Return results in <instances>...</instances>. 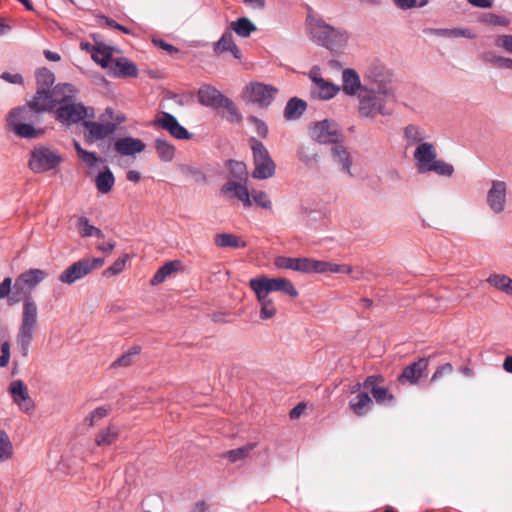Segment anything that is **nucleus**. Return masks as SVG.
<instances>
[{
	"label": "nucleus",
	"instance_id": "nucleus-1",
	"mask_svg": "<svg viewBox=\"0 0 512 512\" xmlns=\"http://www.w3.org/2000/svg\"><path fill=\"white\" fill-rule=\"evenodd\" d=\"M47 276L44 270L33 268L21 273L13 285V293L9 297V305H14L23 300L21 324L16 335V344L23 357L29 354L30 346L34 338V332L37 326L38 308L36 302L31 296L30 291L35 288Z\"/></svg>",
	"mask_w": 512,
	"mask_h": 512
},
{
	"label": "nucleus",
	"instance_id": "nucleus-2",
	"mask_svg": "<svg viewBox=\"0 0 512 512\" xmlns=\"http://www.w3.org/2000/svg\"><path fill=\"white\" fill-rule=\"evenodd\" d=\"M52 111V104L32 97L26 104L10 110L7 126L19 138L38 139L45 133V130L36 125L42 123L44 113Z\"/></svg>",
	"mask_w": 512,
	"mask_h": 512
},
{
	"label": "nucleus",
	"instance_id": "nucleus-3",
	"mask_svg": "<svg viewBox=\"0 0 512 512\" xmlns=\"http://www.w3.org/2000/svg\"><path fill=\"white\" fill-rule=\"evenodd\" d=\"M393 98L394 93L386 83L364 85L362 92L358 94L360 117L374 119L377 115H391L392 111L387 109L385 104Z\"/></svg>",
	"mask_w": 512,
	"mask_h": 512
},
{
	"label": "nucleus",
	"instance_id": "nucleus-4",
	"mask_svg": "<svg viewBox=\"0 0 512 512\" xmlns=\"http://www.w3.org/2000/svg\"><path fill=\"white\" fill-rule=\"evenodd\" d=\"M306 26L312 40L329 50L339 49L347 42L348 36L345 31L336 29L310 14L306 18Z\"/></svg>",
	"mask_w": 512,
	"mask_h": 512
},
{
	"label": "nucleus",
	"instance_id": "nucleus-5",
	"mask_svg": "<svg viewBox=\"0 0 512 512\" xmlns=\"http://www.w3.org/2000/svg\"><path fill=\"white\" fill-rule=\"evenodd\" d=\"M55 119L65 127L84 123L92 116V109L82 102H77L74 95H63L60 104L56 106Z\"/></svg>",
	"mask_w": 512,
	"mask_h": 512
},
{
	"label": "nucleus",
	"instance_id": "nucleus-6",
	"mask_svg": "<svg viewBox=\"0 0 512 512\" xmlns=\"http://www.w3.org/2000/svg\"><path fill=\"white\" fill-rule=\"evenodd\" d=\"M62 162V155L47 145H36L29 152L28 167L36 174L56 169Z\"/></svg>",
	"mask_w": 512,
	"mask_h": 512
},
{
	"label": "nucleus",
	"instance_id": "nucleus-7",
	"mask_svg": "<svg viewBox=\"0 0 512 512\" xmlns=\"http://www.w3.org/2000/svg\"><path fill=\"white\" fill-rule=\"evenodd\" d=\"M310 138L321 145H337L343 142L344 136L339 124L333 119L316 121L309 126Z\"/></svg>",
	"mask_w": 512,
	"mask_h": 512
},
{
	"label": "nucleus",
	"instance_id": "nucleus-8",
	"mask_svg": "<svg viewBox=\"0 0 512 512\" xmlns=\"http://www.w3.org/2000/svg\"><path fill=\"white\" fill-rule=\"evenodd\" d=\"M155 128L162 129L177 140H191L194 136L183 125L180 124L177 117L169 112L162 111L158 113L152 121Z\"/></svg>",
	"mask_w": 512,
	"mask_h": 512
},
{
	"label": "nucleus",
	"instance_id": "nucleus-9",
	"mask_svg": "<svg viewBox=\"0 0 512 512\" xmlns=\"http://www.w3.org/2000/svg\"><path fill=\"white\" fill-rule=\"evenodd\" d=\"M248 93L247 101L260 108H267L273 102L278 90L272 85L261 82H252L245 87Z\"/></svg>",
	"mask_w": 512,
	"mask_h": 512
},
{
	"label": "nucleus",
	"instance_id": "nucleus-10",
	"mask_svg": "<svg viewBox=\"0 0 512 512\" xmlns=\"http://www.w3.org/2000/svg\"><path fill=\"white\" fill-rule=\"evenodd\" d=\"M18 492L15 481L10 484L0 482V512H21L23 503L18 498Z\"/></svg>",
	"mask_w": 512,
	"mask_h": 512
},
{
	"label": "nucleus",
	"instance_id": "nucleus-11",
	"mask_svg": "<svg viewBox=\"0 0 512 512\" xmlns=\"http://www.w3.org/2000/svg\"><path fill=\"white\" fill-rule=\"evenodd\" d=\"M416 168L420 174L430 172V169L436 164L437 152L432 143L421 142L414 151Z\"/></svg>",
	"mask_w": 512,
	"mask_h": 512
},
{
	"label": "nucleus",
	"instance_id": "nucleus-12",
	"mask_svg": "<svg viewBox=\"0 0 512 512\" xmlns=\"http://www.w3.org/2000/svg\"><path fill=\"white\" fill-rule=\"evenodd\" d=\"M36 92L33 97L37 100H43L52 104L51 93L49 90L55 83V74L47 67L37 68L35 71Z\"/></svg>",
	"mask_w": 512,
	"mask_h": 512
},
{
	"label": "nucleus",
	"instance_id": "nucleus-13",
	"mask_svg": "<svg viewBox=\"0 0 512 512\" xmlns=\"http://www.w3.org/2000/svg\"><path fill=\"white\" fill-rule=\"evenodd\" d=\"M8 392L11 394L13 403H15L20 410L25 413H30L34 410V401L30 397L28 388L22 380L12 381L8 387Z\"/></svg>",
	"mask_w": 512,
	"mask_h": 512
},
{
	"label": "nucleus",
	"instance_id": "nucleus-14",
	"mask_svg": "<svg viewBox=\"0 0 512 512\" xmlns=\"http://www.w3.org/2000/svg\"><path fill=\"white\" fill-rule=\"evenodd\" d=\"M256 278L260 281L261 286L263 288L265 287L269 293L282 292L292 298H296L299 295L293 283L287 278H269L265 275H261Z\"/></svg>",
	"mask_w": 512,
	"mask_h": 512
},
{
	"label": "nucleus",
	"instance_id": "nucleus-15",
	"mask_svg": "<svg viewBox=\"0 0 512 512\" xmlns=\"http://www.w3.org/2000/svg\"><path fill=\"white\" fill-rule=\"evenodd\" d=\"M198 102L205 107H208L214 111H219L221 109V105L223 104V100L226 99V95H224L217 88L204 84L202 85L197 93Z\"/></svg>",
	"mask_w": 512,
	"mask_h": 512
},
{
	"label": "nucleus",
	"instance_id": "nucleus-16",
	"mask_svg": "<svg viewBox=\"0 0 512 512\" xmlns=\"http://www.w3.org/2000/svg\"><path fill=\"white\" fill-rule=\"evenodd\" d=\"M95 44L91 50L92 60L100 65L104 69H109L114 61L113 52L118 51L116 47L105 44L102 41H98L96 35H93Z\"/></svg>",
	"mask_w": 512,
	"mask_h": 512
},
{
	"label": "nucleus",
	"instance_id": "nucleus-17",
	"mask_svg": "<svg viewBox=\"0 0 512 512\" xmlns=\"http://www.w3.org/2000/svg\"><path fill=\"white\" fill-rule=\"evenodd\" d=\"M138 66L127 57L115 58L109 70V75L114 78H136L138 77Z\"/></svg>",
	"mask_w": 512,
	"mask_h": 512
},
{
	"label": "nucleus",
	"instance_id": "nucleus-18",
	"mask_svg": "<svg viewBox=\"0 0 512 512\" xmlns=\"http://www.w3.org/2000/svg\"><path fill=\"white\" fill-rule=\"evenodd\" d=\"M429 363L428 358H419L417 361L407 365L401 374L398 376V381L402 384H417L421 379L423 373L427 370Z\"/></svg>",
	"mask_w": 512,
	"mask_h": 512
},
{
	"label": "nucleus",
	"instance_id": "nucleus-19",
	"mask_svg": "<svg viewBox=\"0 0 512 512\" xmlns=\"http://www.w3.org/2000/svg\"><path fill=\"white\" fill-rule=\"evenodd\" d=\"M113 148L121 156L134 157L145 150L146 144L139 138L126 136L116 139Z\"/></svg>",
	"mask_w": 512,
	"mask_h": 512
},
{
	"label": "nucleus",
	"instance_id": "nucleus-20",
	"mask_svg": "<svg viewBox=\"0 0 512 512\" xmlns=\"http://www.w3.org/2000/svg\"><path fill=\"white\" fill-rule=\"evenodd\" d=\"M220 191L224 195L241 201L245 208L252 206L251 193L245 184L229 180L221 186Z\"/></svg>",
	"mask_w": 512,
	"mask_h": 512
},
{
	"label": "nucleus",
	"instance_id": "nucleus-21",
	"mask_svg": "<svg viewBox=\"0 0 512 512\" xmlns=\"http://www.w3.org/2000/svg\"><path fill=\"white\" fill-rule=\"evenodd\" d=\"M506 184L503 181H493L487 194V203L495 213H501L505 208Z\"/></svg>",
	"mask_w": 512,
	"mask_h": 512
},
{
	"label": "nucleus",
	"instance_id": "nucleus-22",
	"mask_svg": "<svg viewBox=\"0 0 512 512\" xmlns=\"http://www.w3.org/2000/svg\"><path fill=\"white\" fill-rule=\"evenodd\" d=\"M314 86L311 89V95L315 99L329 100L333 98L340 90V87L322 77H311Z\"/></svg>",
	"mask_w": 512,
	"mask_h": 512
},
{
	"label": "nucleus",
	"instance_id": "nucleus-23",
	"mask_svg": "<svg viewBox=\"0 0 512 512\" xmlns=\"http://www.w3.org/2000/svg\"><path fill=\"white\" fill-rule=\"evenodd\" d=\"M89 274V266L85 264L83 258L72 263L66 269H64L58 279L64 284L71 285L76 281L84 278Z\"/></svg>",
	"mask_w": 512,
	"mask_h": 512
},
{
	"label": "nucleus",
	"instance_id": "nucleus-24",
	"mask_svg": "<svg viewBox=\"0 0 512 512\" xmlns=\"http://www.w3.org/2000/svg\"><path fill=\"white\" fill-rule=\"evenodd\" d=\"M83 126L87 129V141L93 142L95 140H103L108 135L112 134L116 129V124L113 122L99 123L94 121H84Z\"/></svg>",
	"mask_w": 512,
	"mask_h": 512
},
{
	"label": "nucleus",
	"instance_id": "nucleus-25",
	"mask_svg": "<svg viewBox=\"0 0 512 512\" xmlns=\"http://www.w3.org/2000/svg\"><path fill=\"white\" fill-rule=\"evenodd\" d=\"M333 161L340 167L341 171L350 177H353L351 171L352 158L347 148L343 145V142H339L337 145L331 148Z\"/></svg>",
	"mask_w": 512,
	"mask_h": 512
},
{
	"label": "nucleus",
	"instance_id": "nucleus-26",
	"mask_svg": "<svg viewBox=\"0 0 512 512\" xmlns=\"http://www.w3.org/2000/svg\"><path fill=\"white\" fill-rule=\"evenodd\" d=\"M364 85L361 84L360 77L355 69L346 68L342 72V90L348 96H355Z\"/></svg>",
	"mask_w": 512,
	"mask_h": 512
},
{
	"label": "nucleus",
	"instance_id": "nucleus-27",
	"mask_svg": "<svg viewBox=\"0 0 512 512\" xmlns=\"http://www.w3.org/2000/svg\"><path fill=\"white\" fill-rule=\"evenodd\" d=\"M373 405V401L367 391L356 392V396L349 401V407L357 416H364Z\"/></svg>",
	"mask_w": 512,
	"mask_h": 512
},
{
	"label": "nucleus",
	"instance_id": "nucleus-28",
	"mask_svg": "<svg viewBox=\"0 0 512 512\" xmlns=\"http://www.w3.org/2000/svg\"><path fill=\"white\" fill-rule=\"evenodd\" d=\"M154 149L158 158L165 163L173 161L176 155V147L163 137H157L154 140Z\"/></svg>",
	"mask_w": 512,
	"mask_h": 512
},
{
	"label": "nucleus",
	"instance_id": "nucleus-29",
	"mask_svg": "<svg viewBox=\"0 0 512 512\" xmlns=\"http://www.w3.org/2000/svg\"><path fill=\"white\" fill-rule=\"evenodd\" d=\"M307 109V102L298 97L290 98L284 108V118L286 120H298Z\"/></svg>",
	"mask_w": 512,
	"mask_h": 512
},
{
	"label": "nucleus",
	"instance_id": "nucleus-30",
	"mask_svg": "<svg viewBox=\"0 0 512 512\" xmlns=\"http://www.w3.org/2000/svg\"><path fill=\"white\" fill-rule=\"evenodd\" d=\"M115 183V176L108 166H104L95 177V186L102 194L109 193Z\"/></svg>",
	"mask_w": 512,
	"mask_h": 512
},
{
	"label": "nucleus",
	"instance_id": "nucleus-31",
	"mask_svg": "<svg viewBox=\"0 0 512 512\" xmlns=\"http://www.w3.org/2000/svg\"><path fill=\"white\" fill-rule=\"evenodd\" d=\"M182 267L180 260H172L162 265L150 279L152 286L158 285L166 280L173 272H177Z\"/></svg>",
	"mask_w": 512,
	"mask_h": 512
},
{
	"label": "nucleus",
	"instance_id": "nucleus-32",
	"mask_svg": "<svg viewBox=\"0 0 512 512\" xmlns=\"http://www.w3.org/2000/svg\"><path fill=\"white\" fill-rule=\"evenodd\" d=\"M228 29L242 38H247L257 30V26L248 17L242 16L232 21Z\"/></svg>",
	"mask_w": 512,
	"mask_h": 512
},
{
	"label": "nucleus",
	"instance_id": "nucleus-33",
	"mask_svg": "<svg viewBox=\"0 0 512 512\" xmlns=\"http://www.w3.org/2000/svg\"><path fill=\"white\" fill-rule=\"evenodd\" d=\"M214 243L221 248H245L247 243L241 240L237 235L231 233H218L214 237Z\"/></svg>",
	"mask_w": 512,
	"mask_h": 512
},
{
	"label": "nucleus",
	"instance_id": "nucleus-34",
	"mask_svg": "<svg viewBox=\"0 0 512 512\" xmlns=\"http://www.w3.org/2000/svg\"><path fill=\"white\" fill-rule=\"evenodd\" d=\"M248 142L252 150L254 166L259 163H265L266 161L272 159L269 151L260 140L255 137H250Z\"/></svg>",
	"mask_w": 512,
	"mask_h": 512
},
{
	"label": "nucleus",
	"instance_id": "nucleus-35",
	"mask_svg": "<svg viewBox=\"0 0 512 512\" xmlns=\"http://www.w3.org/2000/svg\"><path fill=\"white\" fill-rule=\"evenodd\" d=\"M225 165L229 170L230 177L234 179L233 181L241 182L247 180L248 171L247 166L244 162L229 159L226 161Z\"/></svg>",
	"mask_w": 512,
	"mask_h": 512
},
{
	"label": "nucleus",
	"instance_id": "nucleus-36",
	"mask_svg": "<svg viewBox=\"0 0 512 512\" xmlns=\"http://www.w3.org/2000/svg\"><path fill=\"white\" fill-rule=\"evenodd\" d=\"M49 92L51 93V100L53 102L52 105L54 110L56 106L60 104L63 95H74L76 89L71 83L65 82L53 85Z\"/></svg>",
	"mask_w": 512,
	"mask_h": 512
},
{
	"label": "nucleus",
	"instance_id": "nucleus-37",
	"mask_svg": "<svg viewBox=\"0 0 512 512\" xmlns=\"http://www.w3.org/2000/svg\"><path fill=\"white\" fill-rule=\"evenodd\" d=\"M276 171V164L273 159L266 161L265 163H259L254 166L252 171V177L258 180H266L274 176Z\"/></svg>",
	"mask_w": 512,
	"mask_h": 512
},
{
	"label": "nucleus",
	"instance_id": "nucleus-38",
	"mask_svg": "<svg viewBox=\"0 0 512 512\" xmlns=\"http://www.w3.org/2000/svg\"><path fill=\"white\" fill-rule=\"evenodd\" d=\"M177 169L186 177H190L194 182L198 184H206L208 177L207 175L197 167L188 164H178Z\"/></svg>",
	"mask_w": 512,
	"mask_h": 512
},
{
	"label": "nucleus",
	"instance_id": "nucleus-39",
	"mask_svg": "<svg viewBox=\"0 0 512 512\" xmlns=\"http://www.w3.org/2000/svg\"><path fill=\"white\" fill-rule=\"evenodd\" d=\"M321 261L309 257H298L297 272L321 274Z\"/></svg>",
	"mask_w": 512,
	"mask_h": 512
},
{
	"label": "nucleus",
	"instance_id": "nucleus-40",
	"mask_svg": "<svg viewBox=\"0 0 512 512\" xmlns=\"http://www.w3.org/2000/svg\"><path fill=\"white\" fill-rule=\"evenodd\" d=\"M297 157L301 162L309 167L315 165L318 161V153L316 150L313 147L304 144L298 146Z\"/></svg>",
	"mask_w": 512,
	"mask_h": 512
},
{
	"label": "nucleus",
	"instance_id": "nucleus-41",
	"mask_svg": "<svg viewBox=\"0 0 512 512\" xmlns=\"http://www.w3.org/2000/svg\"><path fill=\"white\" fill-rule=\"evenodd\" d=\"M223 104L221 105V109L226 110L227 115L225 116L226 120L232 124H239L243 120L242 114L239 112L233 100L229 97H226L223 100Z\"/></svg>",
	"mask_w": 512,
	"mask_h": 512
},
{
	"label": "nucleus",
	"instance_id": "nucleus-42",
	"mask_svg": "<svg viewBox=\"0 0 512 512\" xmlns=\"http://www.w3.org/2000/svg\"><path fill=\"white\" fill-rule=\"evenodd\" d=\"M384 379H383V376L382 375H370L368 376L363 383H356L354 384L352 387H351V390L350 392L352 394H355L356 392H359L361 390V388L365 389V390H369L370 393L372 394L373 393V390L374 389H377L379 386L378 384L380 382H383Z\"/></svg>",
	"mask_w": 512,
	"mask_h": 512
},
{
	"label": "nucleus",
	"instance_id": "nucleus-43",
	"mask_svg": "<svg viewBox=\"0 0 512 512\" xmlns=\"http://www.w3.org/2000/svg\"><path fill=\"white\" fill-rule=\"evenodd\" d=\"M233 44H235V42L233 40L232 33L229 30H226L220 39L213 44V52L216 55H221L228 52Z\"/></svg>",
	"mask_w": 512,
	"mask_h": 512
},
{
	"label": "nucleus",
	"instance_id": "nucleus-44",
	"mask_svg": "<svg viewBox=\"0 0 512 512\" xmlns=\"http://www.w3.org/2000/svg\"><path fill=\"white\" fill-rule=\"evenodd\" d=\"M13 455L12 442L4 430H0V463L10 459Z\"/></svg>",
	"mask_w": 512,
	"mask_h": 512
},
{
	"label": "nucleus",
	"instance_id": "nucleus-45",
	"mask_svg": "<svg viewBox=\"0 0 512 512\" xmlns=\"http://www.w3.org/2000/svg\"><path fill=\"white\" fill-rule=\"evenodd\" d=\"M256 447V443H248L242 447L231 449L226 452L225 457L231 462H237L244 459Z\"/></svg>",
	"mask_w": 512,
	"mask_h": 512
},
{
	"label": "nucleus",
	"instance_id": "nucleus-46",
	"mask_svg": "<svg viewBox=\"0 0 512 512\" xmlns=\"http://www.w3.org/2000/svg\"><path fill=\"white\" fill-rule=\"evenodd\" d=\"M74 148L79 158L89 167H94L101 160L95 152L82 148L77 141H74Z\"/></svg>",
	"mask_w": 512,
	"mask_h": 512
},
{
	"label": "nucleus",
	"instance_id": "nucleus-47",
	"mask_svg": "<svg viewBox=\"0 0 512 512\" xmlns=\"http://www.w3.org/2000/svg\"><path fill=\"white\" fill-rule=\"evenodd\" d=\"M249 286L251 290L255 293L256 298L260 305L265 304L267 302H271L272 299L269 298V291L261 286L260 281L255 277L251 278L249 281Z\"/></svg>",
	"mask_w": 512,
	"mask_h": 512
},
{
	"label": "nucleus",
	"instance_id": "nucleus-48",
	"mask_svg": "<svg viewBox=\"0 0 512 512\" xmlns=\"http://www.w3.org/2000/svg\"><path fill=\"white\" fill-rule=\"evenodd\" d=\"M117 436V431L113 430L111 427H108L97 434L95 443L100 447L109 446L116 441Z\"/></svg>",
	"mask_w": 512,
	"mask_h": 512
},
{
	"label": "nucleus",
	"instance_id": "nucleus-49",
	"mask_svg": "<svg viewBox=\"0 0 512 512\" xmlns=\"http://www.w3.org/2000/svg\"><path fill=\"white\" fill-rule=\"evenodd\" d=\"M353 268L347 264H337L328 261H321V274L323 273H343L350 274L352 273Z\"/></svg>",
	"mask_w": 512,
	"mask_h": 512
},
{
	"label": "nucleus",
	"instance_id": "nucleus-50",
	"mask_svg": "<svg viewBox=\"0 0 512 512\" xmlns=\"http://www.w3.org/2000/svg\"><path fill=\"white\" fill-rule=\"evenodd\" d=\"M128 258V254H124L122 257H119L117 260L113 262L112 265H110L104 270L103 275L106 277H110L120 274L124 270Z\"/></svg>",
	"mask_w": 512,
	"mask_h": 512
},
{
	"label": "nucleus",
	"instance_id": "nucleus-51",
	"mask_svg": "<svg viewBox=\"0 0 512 512\" xmlns=\"http://www.w3.org/2000/svg\"><path fill=\"white\" fill-rule=\"evenodd\" d=\"M487 283H489L491 286L501 290L504 292L505 288L508 284L512 283V279L509 278L507 275L504 274H490V276L487 278Z\"/></svg>",
	"mask_w": 512,
	"mask_h": 512
},
{
	"label": "nucleus",
	"instance_id": "nucleus-52",
	"mask_svg": "<svg viewBox=\"0 0 512 512\" xmlns=\"http://www.w3.org/2000/svg\"><path fill=\"white\" fill-rule=\"evenodd\" d=\"M404 137L407 140L408 145H413L417 142H422L423 135L419 127L410 124L404 129Z\"/></svg>",
	"mask_w": 512,
	"mask_h": 512
},
{
	"label": "nucleus",
	"instance_id": "nucleus-53",
	"mask_svg": "<svg viewBox=\"0 0 512 512\" xmlns=\"http://www.w3.org/2000/svg\"><path fill=\"white\" fill-rule=\"evenodd\" d=\"M274 266L277 269H290L297 271L298 257L277 256L274 259Z\"/></svg>",
	"mask_w": 512,
	"mask_h": 512
},
{
	"label": "nucleus",
	"instance_id": "nucleus-54",
	"mask_svg": "<svg viewBox=\"0 0 512 512\" xmlns=\"http://www.w3.org/2000/svg\"><path fill=\"white\" fill-rule=\"evenodd\" d=\"M76 228L78 229L81 237L88 238L92 237L95 226L90 224V221L87 217L81 216L77 219Z\"/></svg>",
	"mask_w": 512,
	"mask_h": 512
},
{
	"label": "nucleus",
	"instance_id": "nucleus-55",
	"mask_svg": "<svg viewBox=\"0 0 512 512\" xmlns=\"http://www.w3.org/2000/svg\"><path fill=\"white\" fill-rule=\"evenodd\" d=\"M430 172H434L439 176L450 177L454 173V167L452 164L437 159L436 164L433 165Z\"/></svg>",
	"mask_w": 512,
	"mask_h": 512
},
{
	"label": "nucleus",
	"instance_id": "nucleus-56",
	"mask_svg": "<svg viewBox=\"0 0 512 512\" xmlns=\"http://www.w3.org/2000/svg\"><path fill=\"white\" fill-rule=\"evenodd\" d=\"M251 196L253 198L254 203L257 206L262 207L264 209H268V210L272 209V202L268 198V195L266 194V192H264L262 190H252Z\"/></svg>",
	"mask_w": 512,
	"mask_h": 512
},
{
	"label": "nucleus",
	"instance_id": "nucleus-57",
	"mask_svg": "<svg viewBox=\"0 0 512 512\" xmlns=\"http://www.w3.org/2000/svg\"><path fill=\"white\" fill-rule=\"evenodd\" d=\"M247 121L254 125L255 132L261 138H266L268 135V126L265 122L254 115L247 117Z\"/></svg>",
	"mask_w": 512,
	"mask_h": 512
},
{
	"label": "nucleus",
	"instance_id": "nucleus-58",
	"mask_svg": "<svg viewBox=\"0 0 512 512\" xmlns=\"http://www.w3.org/2000/svg\"><path fill=\"white\" fill-rule=\"evenodd\" d=\"M372 396L378 404L394 400V396L390 393L389 389L385 387H378L377 389H374Z\"/></svg>",
	"mask_w": 512,
	"mask_h": 512
},
{
	"label": "nucleus",
	"instance_id": "nucleus-59",
	"mask_svg": "<svg viewBox=\"0 0 512 512\" xmlns=\"http://www.w3.org/2000/svg\"><path fill=\"white\" fill-rule=\"evenodd\" d=\"M164 98L167 100H173L179 106H185L189 103L191 97L186 94H180L167 90L164 93Z\"/></svg>",
	"mask_w": 512,
	"mask_h": 512
},
{
	"label": "nucleus",
	"instance_id": "nucleus-60",
	"mask_svg": "<svg viewBox=\"0 0 512 512\" xmlns=\"http://www.w3.org/2000/svg\"><path fill=\"white\" fill-rule=\"evenodd\" d=\"M483 21L494 26H507L510 23L509 19L505 16H500L494 13L485 14Z\"/></svg>",
	"mask_w": 512,
	"mask_h": 512
},
{
	"label": "nucleus",
	"instance_id": "nucleus-61",
	"mask_svg": "<svg viewBox=\"0 0 512 512\" xmlns=\"http://www.w3.org/2000/svg\"><path fill=\"white\" fill-rule=\"evenodd\" d=\"M276 312H277V310H276V307H275L273 301L267 302V303L261 305L260 318L262 320L270 319L276 315Z\"/></svg>",
	"mask_w": 512,
	"mask_h": 512
},
{
	"label": "nucleus",
	"instance_id": "nucleus-62",
	"mask_svg": "<svg viewBox=\"0 0 512 512\" xmlns=\"http://www.w3.org/2000/svg\"><path fill=\"white\" fill-rule=\"evenodd\" d=\"M13 293L12 279L10 277H5L3 281L0 283V299L7 298Z\"/></svg>",
	"mask_w": 512,
	"mask_h": 512
},
{
	"label": "nucleus",
	"instance_id": "nucleus-63",
	"mask_svg": "<svg viewBox=\"0 0 512 512\" xmlns=\"http://www.w3.org/2000/svg\"><path fill=\"white\" fill-rule=\"evenodd\" d=\"M108 414V409L104 407H98L94 409L86 418L85 421L89 426H93L95 419L104 418Z\"/></svg>",
	"mask_w": 512,
	"mask_h": 512
},
{
	"label": "nucleus",
	"instance_id": "nucleus-64",
	"mask_svg": "<svg viewBox=\"0 0 512 512\" xmlns=\"http://www.w3.org/2000/svg\"><path fill=\"white\" fill-rule=\"evenodd\" d=\"M496 46L512 54V35H501L496 39Z\"/></svg>",
	"mask_w": 512,
	"mask_h": 512
}]
</instances>
